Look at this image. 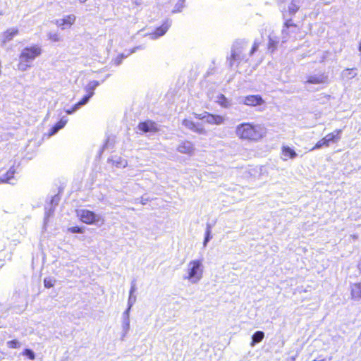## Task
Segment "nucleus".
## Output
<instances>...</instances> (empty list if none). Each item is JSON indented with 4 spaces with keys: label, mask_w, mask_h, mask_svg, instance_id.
Here are the masks:
<instances>
[{
    "label": "nucleus",
    "mask_w": 361,
    "mask_h": 361,
    "mask_svg": "<svg viewBox=\"0 0 361 361\" xmlns=\"http://www.w3.org/2000/svg\"><path fill=\"white\" fill-rule=\"evenodd\" d=\"M138 128L144 133H154L157 130V124L150 121L140 123Z\"/></svg>",
    "instance_id": "obj_15"
},
{
    "label": "nucleus",
    "mask_w": 361,
    "mask_h": 361,
    "mask_svg": "<svg viewBox=\"0 0 361 361\" xmlns=\"http://www.w3.org/2000/svg\"><path fill=\"white\" fill-rule=\"evenodd\" d=\"M121 61V59L119 60L118 58L115 59V63L117 65L120 64Z\"/></svg>",
    "instance_id": "obj_42"
},
{
    "label": "nucleus",
    "mask_w": 361,
    "mask_h": 361,
    "mask_svg": "<svg viewBox=\"0 0 361 361\" xmlns=\"http://www.w3.org/2000/svg\"><path fill=\"white\" fill-rule=\"evenodd\" d=\"M286 361H295V357H294V356L290 357L286 360Z\"/></svg>",
    "instance_id": "obj_41"
},
{
    "label": "nucleus",
    "mask_w": 361,
    "mask_h": 361,
    "mask_svg": "<svg viewBox=\"0 0 361 361\" xmlns=\"http://www.w3.org/2000/svg\"><path fill=\"white\" fill-rule=\"evenodd\" d=\"M113 164L119 168H125L128 165L127 161L121 157H115L113 159Z\"/></svg>",
    "instance_id": "obj_26"
},
{
    "label": "nucleus",
    "mask_w": 361,
    "mask_h": 361,
    "mask_svg": "<svg viewBox=\"0 0 361 361\" xmlns=\"http://www.w3.org/2000/svg\"><path fill=\"white\" fill-rule=\"evenodd\" d=\"M242 51L238 49H234L232 53V58L233 61H241L243 59L241 58Z\"/></svg>",
    "instance_id": "obj_32"
},
{
    "label": "nucleus",
    "mask_w": 361,
    "mask_h": 361,
    "mask_svg": "<svg viewBox=\"0 0 361 361\" xmlns=\"http://www.w3.org/2000/svg\"><path fill=\"white\" fill-rule=\"evenodd\" d=\"M299 31V27L288 21L285 24L284 28L281 31V37L277 36L274 32L269 35V49L273 51L279 43H284L290 38L296 39V33Z\"/></svg>",
    "instance_id": "obj_4"
},
{
    "label": "nucleus",
    "mask_w": 361,
    "mask_h": 361,
    "mask_svg": "<svg viewBox=\"0 0 361 361\" xmlns=\"http://www.w3.org/2000/svg\"><path fill=\"white\" fill-rule=\"evenodd\" d=\"M78 109H79V108H76L75 107V104L70 109H67L66 111V112L68 114H73V112H75V111H77Z\"/></svg>",
    "instance_id": "obj_38"
},
{
    "label": "nucleus",
    "mask_w": 361,
    "mask_h": 361,
    "mask_svg": "<svg viewBox=\"0 0 361 361\" xmlns=\"http://www.w3.org/2000/svg\"><path fill=\"white\" fill-rule=\"evenodd\" d=\"M235 133L242 140L259 142L267 135V128L262 124L243 123L235 127Z\"/></svg>",
    "instance_id": "obj_1"
},
{
    "label": "nucleus",
    "mask_w": 361,
    "mask_h": 361,
    "mask_svg": "<svg viewBox=\"0 0 361 361\" xmlns=\"http://www.w3.org/2000/svg\"><path fill=\"white\" fill-rule=\"evenodd\" d=\"M182 125L195 133H197L199 134L205 133V130L202 126L195 124L191 120L184 119L182 122Z\"/></svg>",
    "instance_id": "obj_12"
},
{
    "label": "nucleus",
    "mask_w": 361,
    "mask_h": 361,
    "mask_svg": "<svg viewBox=\"0 0 361 361\" xmlns=\"http://www.w3.org/2000/svg\"><path fill=\"white\" fill-rule=\"evenodd\" d=\"M298 156L295 149L288 145H283L281 151V159L286 161L289 159H294Z\"/></svg>",
    "instance_id": "obj_10"
},
{
    "label": "nucleus",
    "mask_w": 361,
    "mask_h": 361,
    "mask_svg": "<svg viewBox=\"0 0 361 361\" xmlns=\"http://www.w3.org/2000/svg\"><path fill=\"white\" fill-rule=\"evenodd\" d=\"M121 328H122L121 338H124L127 336V334H128V331L130 330V319H122Z\"/></svg>",
    "instance_id": "obj_25"
},
{
    "label": "nucleus",
    "mask_w": 361,
    "mask_h": 361,
    "mask_svg": "<svg viewBox=\"0 0 361 361\" xmlns=\"http://www.w3.org/2000/svg\"><path fill=\"white\" fill-rule=\"evenodd\" d=\"M48 38L52 42H56L61 41V37L57 32H50L48 33Z\"/></svg>",
    "instance_id": "obj_27"
},
{
    "label": "nucleus",
    "mask_w": 361,
    "mask_h": 361,
    "mask_svg": "<svg viewBox=\"0 0 361 361\" xmlns=\"http://www.w3.org/2000/svg\"><path fill=\"white\" fill-rule=\"evenodd\" d=\"M258 48V44L255 42L254 43V45L252 48V50L250 51V54H252L253 52Z\"/></svg>",
    "instance_id": "obj_39"
},
{
    "label": "nucleus",
    "mask_w": 361,
    "mask_h": 361,
    "mask_svg": "<svg viewBox=\"0 0 361 361\" xmlns=\"http://www.w3.org/2000/svg\"><path fill=\"white\" fill-rule=\"evenodd\" d=\"M142 47H136V48L133 49L130 51V54H132V53L135 52L136 49H142Z\"/></svg>",
    "instance_id": "obj_43"
},
{
    "label": "nucleus",
    "mask_w": 361,
    "mask_h": 361,
    "mask_svg": "<svg viewBox=\"0 0 361 361\" xmlns=\"http://www.w3.org/2000/svg\"><path fill=\"white\" fill-rule=\"evenodd\" d=\"M135 290V286H133L130 290V293H129V295H134V292Z\"/></svg>",
    "instance_id": "obj_40"
},
{
    "label": "nucleus",
    "mask_w": 361,
    "mask_h": 361,
    "mask_svg": "<svg viewBox=\"0 0 361 361\" xmlns=\"http://www.w3.org/2000/svg\"><path fill=\"white\" fill-rule=\"evenodd\" d=\"M75 20L76 16L73 14H69L56 20L54 23L61 30H66L70 28L75 23Z\"/></svg>",
    "instance_id": "obj_8"
},
{
    "label": "nucleus",
    "mask_w": 361,
    "mask_h": 361,
    "mask_svg": "<svg viewBox=\"0 0 361 361\" xmlns=\"http://www.w3.org/2000/svg\"><path fill=\"white\" fill-rule=\"evenodd\" d=\"M77 216L81 221L86 224L102 225L104 219L100 215L87 209H79Z\"/></svg>",
    "instance_id": "obj_5"
},
{
    "label": "nucleus",
    "mask_w": 361,
    "mask_h": 361,
    "mask_svg": "<svg viewBox=\"0 0 361 361\" xmlns=\"http://www.w3.org/2000/svg\"><path fill=\"white\" fill-rule=\"evenodd\" d=\"M204 272V265L203 259H194L187 263L183 279L190 284H197L202 279Z\"/></svg>",
    "instance_id": "obj_2"
},
{
    "label": "nucleus",
    "mask_w": 361,
    "mask_h": 361,
    "mask_svg": "<svg viewBox=\"0 0 361 361\" xmlns=\"http://www.w3.org/2000/svg\"><path fill=\"white\" fill-rule=\"evenodd\" d=\"M91 97V96L87 94L80 102L75 104V107L80 109L82 106L86 104Z\"/></svg>",
    "instance_id": "obj_29"
},
{
    "label": "nucleus",
    "mask_w": 361,
    "mask_h": 361,
    "mask_svg": "<svg viewBox=\"0 0 361 361\" xmlns=\"http://www.w3.org/2000/svg\"><path fill=\"white\" fill-rule=\"evenodd\" d=\"M6 345L10 348H19L21 346L20 343L18 340L8 341Z\"/></svg>",
    "instance_id": "obj_31"
},
{
    "label": "nucleus",
    "mask_w": 361,
    "mask_h": 361,
    "mask_svg": "<svg viewBox=\"0 0 361 361\" xmlns=\"http://www.w3.org/2000/svg\"><path fill=\"white\" fill-rule=\"evenodd\" d=\"M239 104L250 106H257L264 104V99L260 95H247L240 97L238 99Z\"/></svg>",
    "instance_id": "obj_7"
},
{
    "label": "nucleus",
    "mask_w": 361,
    "mask_h": 361,
    "mask_svg": "<svg viewBox=\"0 0 361 361\" xmlns=\"http://www.w3.org/2000/svg\"><path fill=\"white\" fill-rule=\"evenodd\" d=\"M322 147H329V145L327 144L326 142V139H325V137H323L322 139H321L320 140H319L316 145H314V147H313L311 150H314L316 149H319V148H321Z\"/></svg>",
    "instance_id": "obj_28"
},
{
    "label": "nucleus",
    "mask_w": 361,
    "mask_h": 361,
    "mask_svg": "<svg viewBox=\"0 0 361 361\" xmlns=\"http://www.w3.org/2000/svg\"><path fill=\"white\" fill-rule=\"evenodd\" d=\"M357 70L355 68H347L342 72V77L346 79H352L357 75Z\"/></svg>",
    "instance_id": "obj_24"
},
{
    "label": "nucleus",
    "mask_w": 361,
    "mask_h": 361,
    "mask_svg": "<svg viewBox=\"0 0 361 361\" xmlns=\"http://www.w3.org/2000/svg\"><path fill=\"white\" fill-rule=\"evenodd\" d=\"M80 3L81 4H83L85 3L87 0H78Z\"/></svg>",
    "instance_id": "obj_44"
},
{
    "label": "nucleus",
    "mask_w": 361,
    "mask_h": 361,
    "mask_svg": "<svg viewBox=\"0 0 361 361\" xmlns=\"http://www.w3.org/2000/svg\"><path fill=\"white\" fill-rule=\"evenodd\" d=\"M42 47L37 44H32L24 47L19 56L17 68L20 71H25L32 66L35 59L42 54Z\"/></svg>",
    "instance_id": "obj_3"
},
{
    "label": "nucleus",
    "mask_w": 361,
    "mask_h": 361,
    "mask_svg": "<svg viewBox=\"0 0 361 361\" xmlns=\"http://www.w3.org/2000/svg\"><path fill=\"white\" fill-rule=\"evenodd\" d=\"M342 130H336L334 132L329 133L324 137L326 139V142L329 145L331 143L338 142L341 139Z\"/></svg>",
    "instance_id": "obj_17"
},
{
    "label": "nucleus",
    "mask_w": 361,
    "mask_h": 361,
    "mask_svg": "<svg viewBox=\"0 0 361 361\" xmlns=\"http://www.w3.org/2000/svg\"><path fill=\"white\" fill-rule=\"evenodd\" d=\"M56 280L53 278H45L44 280V285L46 288H49L54 286Z\"/></svg>",
    "instance_id": "obj_30"
},
{
    "label": "nucleus",
    "mask_w": 361,
    "mask_h": 361,
    "mask_svg": "<svg viewBox=\"0 0 361 361\" xmlns=\"http://www.w3.org/2000/svg\"><path fill=\"white\" fill-rule=\"evenodd\" d=\"M131 307H128V308L123 312L122 319H130V312Z\"/></svg>",
    "instance_id": "obj_37"
},
{
    "label": "nucleus",
    "mask_w": 361,
    "mask_h": 361,
    "mask_svg": "<svg viewBox=\"0 0 361 361\" xmlns=\"http://www.w3.org/2000/svg\"><path fill=\"white\" fill-rule=\"evenodd\" d=\"M136 301V296L134 295H129L128 300V307H132Z\"/></svg>",
    "instance_id": "obj_36"
},
{
    "label": "nucleus",
    "mask_w": 361,
    "mask_h": 361,
    "mask_svg": "<svg viewBox=\"0 0 361 361\" xmlns=\"http://www.w3.org/2000/svg\"><path fill=\"white\" fill-rule=\"evenodd\" d=\"M68 231L72 233H82L84 232L83 229L78 226H73L68 228Z\"/></svg>",
    "instance_id": "obj_35"
},
{
    "label": "nucleus",
    "mask_w": 361,
    "mask_h": 361,
    "mask_svg": "<svg viewBox=\"0 0 361 361\" xmlns=\"http://www.w3.org/2000/svg\"><path fill=\"white\" fill-rule=\"evenodd\" d=\"M18 34V29L11 27L4 32L1 35V42L5 44L12 40Z\"/></svg>",
    "instance_id": "obj_13"
},
{
    "label": "nucleus",
    "mask_w": 361,
    "mask_h": 361,
    "mask_svg": "<svg viewBox=\"0 0 361 361\" xmlns=\"http://www.w3.org/2000/svg\"><path fill=\"white\" fill-rule=\"evenodd\" d=\"M214 101L224 108H229L231 106V102L221 94H218Z\"/></svg>",
    "instance_id": "obj_19"
},
{
    "label": "nucleus",
    "mask_w": 361,
    "mask_h": 361,
    "mask_svg": "<svg viewBox=\"0 0 361 361\" xmlns=\"http://www.w3.org/2000/svg\"><path fill=\"white\" fill-rule=\"evenodd\" d=\"M16 173V168L14 166H11L8 171L6 172V175L1 178L0 180L1 182L8 183L13 184V179L14 178V175Z\"/></svg>",
    "instance_id": "obj_20"
},
{
    "label": "nucleus",
    "mask_w": 361,
    "mask_h": 361,
    "mask_svg": "<svg viewBox=\"0 0 361 361\" xmlns=\"http://www.w3.org/2000/svg\"><path fill=\"white\" fill-rule=\"evenodd\" d=\"M351 296L355 300L361 298V283H355L350 286Z\"/></svg>",
    "instance_id": "obj_18"
},
{
    "label": "nucleus",
    "mask_w": 361,
    "mask_h": 361,
    "mask_svg": "<svg viewBox=\"0 0 361 361\" xmlns=\"http://www.w3.org/2000/svg\"><path fill=\"white\" fill-rule=\"evenodd\" d=\"M301 4V0H293L288 6V11L291 14L295 13Z\"/></svg>",
    "instance_id": "obj_23"
},
{
    "label": "nucleus",
    "mask_w": 361,
    "mask_h": 361,
    "mask_svg": "<svg viewBox=\"0 0 361 361\" xmlns=\"http://www.w3.org/2000/svg\"><path fill=\"white\" fill-rule=\"evenodd\" d=\"M328 81L327 75L324 74H315L308 76L307 82L311 84H324Z\"/></svg>",
    "instance_id": "obj_14"
},
{
    "label": "nucleus",
    "mask_w": 361,
    "mask_h": 361,
    "mask_svg": "<svg viewBox=\"0 0 361 361\" xmlns=\"http://www.w3.org/2000/svg\"><path fill=\"white\" fill-rule=\"evenodd\" d=\"M67 122H68V118L65 116L62 117L60 119V121L57 123H56L48 132V133H47L48 137H49L55 135L59 130L64 128V126H66Z\"/></svg>",
    "instance_id": "obj_16"
},
{
    "label": "nucleus",
    "mask_w": 361,
    "mask_h": 361,
    "mask_svg": "<svg viewBox=\"0 0 361 361\" xmlns=\"http://www.w3.org/2000/svg\"><path fill=\"white\" fill-rule=\"evenodd\" d=\"M259 170L262 171L263 170V166H260Z\"/></svg>",
    "instance_id": "obj_45"
},
{
    "label": "nucleus",
    "mask_w": 361,
    "mask_h": 361,
    "mask_svg": "<svg viewBox=\"0 0 361 361\" xmlns=\"http://www.w3.org/2000/svg\"><path fill=\"white\" fill-rule=\"evenodd\" d=\"M211 238H212L211 231H210L209 228H207V231H206V233H205V237H204V242H203V247H207V243L210 240Z\"/></svg>",
    "instance_id": "obj_33"
},
{
    "label": "nucleus",
    "mask_w": 361,
    "mask_h": 361,
    "mask_svg": "<svg viewBox=\"0 0 361 361\" xmlns=\"http://www.w3.org/2000/svg\"><path fill=\"white\" fill-rule=\"evenodd\" d=\"M171 25V22L166 20L160 27H157L153 32L147 34V35L152 39H158L166 34Z\"/></svg>",
    "instance_id": "obj_9"
},
{
    "label": "nucleus",
    "mask_w": 361,
    "mask_h": 361,
    "mask_svg": "<svg viewBox=\"0 0 361 361\" xmlns=\"http://www.w3.org/2000/svg\"><path fill=\"white\" fill-rule=\"evenodd\" d=\"M99 85V82L97 80H92L85 86V90L87 94L92 97L94 94V90Z\"/></svg>",
    "instance_id": "obj_21"
},
{
    "label": "nucleus",
    "mask_w": 361,
    "mask_h": 361,
    "mask_svg": "<svg viewBox=\"0 0 361 361\" xmlns=\"http://www.w3.org/2000/svg\"><path fill=\"white\" fill-rule=\"evenodd\" d=\"M177 151L182 154L192 155L195 152V147L191 142L183 141L178 145Z\"/></svg>",
    "instance_id": "obj_11"
},
{
    "label": "nucleus",
    "mask_w": 361,
    "mask_h": 361,
    "mask_svg": "<svg viewBox=\"0 0 361 361\" xmlns=\"http://www.w3.org/2000/svg\"><path fill=\"white\" fill-rule=\"evenodd\" d=\"M23 355L27 356L31 360H33L35 358V355L34 352L30 349H25L23 352Z\"/></svg>",
    "instance_id": "obj_34"
},
{
    "label": "nucleus",
    "mask_w": 361,
    "mask_h": 361,
    "mask_svg": "<svg viewBox=\"0 0 361 361\" xmlns=\"http://www.w3.org/2000/svg\"><path fill=\"white\" fill-rule=\"evenodd\" d=\"M264 338V333L261 331H256L252 336V342L250 345L252 347L255 346V344L261 342Z\"/></svg>",
    "instance_id": "obj_22"
},
{
    "label": "nucleus",
    "mask_w": 361,
    "mask_h": 361,
    "mask_svg": "<svg viewBox=\"0 0 361 361\" xmlns=\"http://www.w3.org/2000/svg\"><path fill=\"white\" fill-rule=\"evenodd\" d=\"M195 117L198 119L204 120V121L212 125H222L226 121V117L221 115L211 114L207 112L203 114H195Z\"/></svg>",
    "instance_id": "obj_6"
}]
</instances>
